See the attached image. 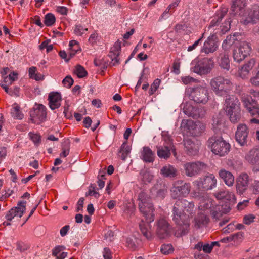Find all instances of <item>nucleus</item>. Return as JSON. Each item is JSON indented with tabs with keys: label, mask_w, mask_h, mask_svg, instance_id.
I'll list each match as a JSON object with an SVG mask.
<instances>
[{
	"label": "nucleus",
	"mask_w": 259,
	"mask_h": 259,
	"mask_svg": "<svg viewBox=\"0 0 259 259\" xmlns=\"http://www.w3.org/2000/svg\"><path fill=\"white\" fill-rule=\"evenodd\" d=\"M196 208L193 202L186 199L176 201L172 209V220L180 227V233H176L177 237L187 234L190 226V219L195 213Z\"/></svg>",
	"instance_id": "obj_1"
},
{
	"label": "nucleus",
	"mask_w": 259,
	"mask_h": 259,
	"mask_svg": "<svg viewBox=\"0 0 259 259\" xmlns=\"http://www.w3.org/2000/svg\"><path fill=\"white\" fill-rule=\"evenodd\" d=\"M224 106L231 122L237 123L241 116L239 100L234 96L229 95L226 96Z\"/></svg>",
	"instance_id": "obj_2"
},
{
	"label": "nucleus",
	"mask_w": 259,
	"mask_h": 259,
	"mask_svg": "<svg viewBox=\"0 0 259 259\" xmlns=\"http://www.w3.org/2000/svg\"><path fill=\"white\" fill-rule=\"evenodd\" d=\"M210 85L215 94L221 97L229 95L233 88L232 81L229 78L221 76L212 78L210 80Z\"/></svg>",
	"instance_id": "obj_3"
},
{
	"label": "nucleus",
	"mask_w": 259,
	"mask_h": 259,
	"mask_svg": "<svg viewBox=\"0 0 259 259\" xmlns=\"http://www.w3.org/2000/svg\"><path fill=\"white\" fill-rule=\"evenodd\" d=\"M240 97L244 107L252 117L250 122L259 124V108L257 102L245 93H240Z\"/></svg>",
	"instance_id": "obj_4"
},
{
	"label": "nucleus",
	"mask_w": 259,
	"mask_h": 259,
	"mask_svg": "<svg viewBox=\"0 0 259 259\" xmlns=\"http://www.w3.org/2000/svg\"><path fill=\"white\" fill-rule=\"evenodd\" d=\"M144 210L145 212L140 211L141 213L146 219V222L142 221L139 224V228L143 235L148 239H150L152 237L151 232V225L150 223L153 222L154 220V215L153 214L154 208L153 204H151L150 208L149 206L145 205Z\"/></svg>",
	"instance_id": "obj_5"
},
{
	"label": "nucleus",
	"mask_w": 259,
	"mask_h": 259,
	"mask_svg": "<svg viewBox=\"0 0 259 259\" xmlns=\"http://www.w3.org/2000/svg\"><path fill=\"white\" fill-rule=\"evenodd\" d=\"M191 65L193 66L191 69L194 72L202 75L210 73L214 64L212 58L206 57L194 60Z\"/></svg>",
	"instance_id": "obj_6"
},
{
	"label": "nucleus",
	"mask_w": 259,
	"mask_h": 259,
	"mask_svg": "<svg viewBox=\"0 0 259 259\" xmlns=\"http://www.w3.org/2000/svg\"><path fill=\"white\" fill-rule=\"evenodd\" d=\"M228 12L227 8H223L220 11H218L215 16L213 17L208 27V30L214 27L220 26L219 29L220 30V34H223L229 31L230 29L231 20L230 18L226 20L224 23L220 25V22L224 17L226 15Z\"/></svg>",
	"instance_id": "obj_7"
},
{
	"label": "nucleus",
	"mask_w": 259,
	"mask_h": 259,
	"mask_svg": "<svg viewBox=\"0 0 259 259\" xmlns=\"http://www.w3.org/2000/svg\"><path fill=\"white\" fill-rule=\"evenodd\" d=\"M187 93L189 99L195 103L204 104L208 101L209 93L207 89L205 87L198 86L189 88Z\"/></svg>",
	"instance_id": "obj_8"
},
{
	"label": "nucleus",
	"mask_w": 259,
	"mask_h": 259,
	"mask_svg": "<svg viewBox=\"0 0 259 259\" xmlns=\"http://www.w3.org/2000/svg\"><path fill=\"white\" fill-rule=\"evenodd\" d=\"M208 142L211 144V151L215 155L223 156L227 154L229 150L230 144L222 138H211Z\"/></svg>",
	"instance_id": "obj_9"
},
{
	"label": "nucleus",
	"mask_w": 259,
	"mask_h": 259,
	"mask_svg": "<svg viewBox=\"0 0 259 259\" xmlns=\"http://www.w3.org/2000/svg\"><path fill=\"white\" fill-rule=\"evenodd\" d=\"M183 167L186 175L190 177L199 175L207 169V165L201 161L187 162L184 164Z\"/></svg>",
	"instance_id": "obj_10"
},
{
	"label": "nucleus",
	"mask_w": 259,
	"mask_h": 259,
	"mask_svg": "<svg viewBox=\"0 0 259 259\" xmlns=\"http://www.w3.org/2000/svg\"><path fill=\"white\" fill-rule=\"evenodd\" d=\"M191 190L190 183L184 182L183 181H176L170 189L171 196L174 199L180 197H186Z\"/></svg>",
	"instance_id": "obj_11"
},
{
	"label": "nucleus",
	"mask_w": 259,
	"mask_h": 259,
	"mask_svg": "<svg viewBox=\"0 0 259 259\" xmlns=\"http://www.w3.org/2000/svg\"><path fill=\"white\" fill-rule=\"evenodd\" d=\"M217 183V180L213 174H209L203 178L195 181L193 184L199 190H208L214 188Z\"/></svg>",
	"instance_id": "obj_12"
},
{
	"label": "nucleus",
	"mask_w": 259,
	"mask_h": 259,
	"mask_svg": "<svg viewBox=\"0 0 259 259\" xmlns=\"http://www.w3.org/2000/svg\"><path fill=\"white\" fill-rule=\"evenodd\" d=\"M251 47L245 41H239L237 48L233 50V57L235 61L240 63L249 54Z\"/></svg>",
	"instance_id": "obj_13"
},
{
	"label": "nucleus",
	"mask_w": 259,
	"mask_h": 259,
	"mask_svg": "<svg viewBox=\"0 0 259 259\" xmlns=\"http://www.w3.org/2000/svg\"><path fill=\"white\" fill-rule=\"evenodd\" d=\"M26 201H21L18 203L17 206L11 208L6 215L7 221L3 223L4 226L11 225L10 222L15 217L21 218L26 210Z\"/></svg>",
	"instance_id": "obj_14"
},
{
	"label": "nucleus",
	"mask_w": 259,
	"mask_h": 259,
	"mask_svg": "<svg viewBox=\"0 0 259 259\" xmlns=\"http://www.w3.org/2000/svg\"><path fill=\"white\" fill-rule=\"evenodd\" d=\"M170 232V226L165 219L161 218L157 221L156 233L159 238L165 239L168 237Z\"/></svg>",
	"instance_id": "obj_15"
},
{
	"label": "nucleus",
	"mask_w": 259,
	"mask_h": 259,
	"mask_svg": "<svg viewBox=\"0 0 259 259\" xmlns=\"http://www.w3.org/2000/svg\"><path fill=\"white\" fill-rule=\"evenodd\" d=\"M259 20V6H253L248 11L247 15H243L241 22L245 25L254 24Z\"/></svg>",
	"instance_id": "obj_16"
},
{
	"label": "nucleus",
	"mask_w": 259,
	"mask_h": 259,
	"mask_svg": "<svg viewBox=\"0 0 259 259\" xmlns=\"http://www.w3.org/2000/svg\"><path fill=\"white\" fill-rule=\"evenodd\" d=\"M30 116L32 122L37 124H39L45 121L47 116L45 106L42 104L38 105L36 108L31 111Z\"/></svg>",
	"instance_id": "obj_17"
},
{
	"label": "nucleus",
	"mask_w": 259,
	"mask_h": 259,
	"mask_svg": "<svg viewBox=\"0 0 259 259\" xmlns=\"http://www.w3.org/2000/svg\"><path fill=\"white\" fill-rule=\"evenodd\" d=\"M183 110L185 114L194 118H201L205 114V111L202 108L195 107L189 103L184 105Z\"/></svg>",
	"instance_id": "obj_18"
},
{
	"label": "nucleus",
	"mask_w": 259,
	"mask_h": 259,
	"mask_svg": "<svg viewBox=\"0 0 259 259\" xmlns=\"http://www.w3.org/2000/svg\"><path fill=\"white\" fill-rule=\"evenodd\" d=\"M218 44L215 34L210 35L204 42L201 52L206 54L214 52L218 49Z\"/></svg>",
	"instance_id": "obj_19"
},
{
	"label": "nucleus",
	"mask_w": 259,
	"mask_h": 259,
	"mask_svg": "<svg viewBox=\"0 0 259 259\" xmlns=\"http://www.w3.org/2000/svg\"><path fill=\"white\" fill-rule=\"evenodd\" d=\"M248 135V130L246 124H239L235 133V139L241 146H244L247 144Z\"/></svg>",
	"instance_id": "obj_20"
},
{
	"label": "nucleus",
	"mask_w": 259,
	"mask_h": 259,
	"mask_svg": "<svg viewBox=\"0 0 259 259\" xmlns=\"http://www.w3.org/2000/svg\"><path fill=\"white\" fill-rule=\"evenodd\" d=\"M249 183V176L246 173L241 174L236 179L237 193L242 194L247 189Z\"/></svg>",
	"instance_id": "obj_21"
},
{
	"label": "nucleus",
	"mask_w": 259,
	"mask_h": 259,
	"mask_svg": "<svg viewBox=\"0 0 259 259\" xmlns=\"http://www.w3.org/2000/svg\"><path fill=\"white\" fill-rule=\"evenodd\" d=\"M188 133L192 136H198L205 130V126L200 122H194L191 120L187 122Z\"/></svg>",
	"instance_id": "obj_22"
},
{
	"label": "nucleus",
	"mask_w": 259,
	"mask_h": 259,
	"mask_svg": "<svg viewBox=\"0 0 259 259\" xmlns=\"http://www.w3.org/2000/svg\"><path fill=\"white\" fill-rule=\"evenodd\" d=\"M121 48V42L118 40L111 48V50L109 53L108 56L111 58L114 66H116L120 63L118 56L120 53Z\"/></svg>",
	"instance_id": "obj_23"
},
{
	"label": "nucleus",
	"mask_w": 259,
	"mask_h": 259,
	"mask_svg": "<svg viewBox=\"0 0 259 259\" xmlns=\"http://www.w3.org/2000/svg\"><path fill=\"white\" fill-rule=\"evenodd\" d=\"M184 148L187 154L190 155H196L199 151L198 142L195 143L192 139L185 138L184 140Z\"/></svg>",
	"instance_id": "obj_24"
},
{
	"label": "nucleus",
	"mask_w": 259,
	"mask_h": 259,
	"mask_svg": "<svg viewBox=\"0 0 259 259\" xmlns=\"http://www.w3.org/2000/svg\"><path fill=\"white\" fill-rule=\"evenodd\" d=\"M138 207L140 211L145 212L144 210L145 205L151 207V198L149 195L144 191H141L138 196Z\"/></svg>",
	"instance_id": "obj_25"
},
{
	"label": "nucleus",
	"mask_w": 259,
	"mask_h": 259,
	"mask_svg": "<svg viewBox=\"0 0 259 259\" xmlns=\"http://www.w3.org/2000/svg\"><path fill=\"white\" fill-rule=\"evenodd\" d=\"M160 173L164 178L173 179L177 176L178 171L175 166L167 164L161 167Z\"/></svg>",
	"instance_id": "obj_26"
},
{
	"label": "nucleus",
	"mask_w": 259,
	"mask_h": 259,
	"mask_svg": "<svg viewBox=\"0 0 259 259\" xmlns=\"http://www.w3.org/2000/svg\"><path fill=\"white\" fill-rule=\"evenodd\" d=\"M255 64V60L252 58L245 63L241 68L239 69L238 73L239 76L242 79L248 78L250 71L254 67Z\"/></svg>",
	"instance_id": "obj_27"
},
{
	"label": "nucleus",
	"mask_w": 259,
	"mask_h": 259,
	"mask_svg": "<svg viewBox=\"0 0 259 259\" xmlns=\"http://www.w3.org/2000/svg\"><path fill=\"white\" fill-rule=\"evenodd\" d=\"M230 210L229 206L218 205L211 208L210 213L213 219L217 221L220 219L224 214L228 213Z\"/></svg>",
	"instance_id": "obj_28"
},
{
	"label": "nucleus",
	"mask_w": 259,
	"mask_h": 259,
	"mask_svg": "<svg viewBox=\"0 0 259 259\" xmlns=\"http://www.w3.org/2000/svg\"><path fill=\"white\" fill-rule=\"evenodd\" d=\"M239 40L236 35H229L226 37V38L222 43V48L224 52L229 53L231 47L233 46H238Z\"/></svg>",
	"instance_id": "obj_29"
},
{
	"label": "nucleus",
	"mask_w": 259,
	"mask_h": 259,
	"mask_svg": "<svg viewBox=\"0 0 259 259\" xmlns=\"http://www.w3.org/2000/svg\"><path fill=\"white\" fill-rule=\"evenodd\" d=\"M48 100L50 108L52 110L58 108L61 105V97L58 93H51Z\"/></svg>",
	"instance_id": "obj_30"
},
{
	"label": "nucleus",
	"mask_w": 259,
	"mask_h": 259,
	"mask_svg": "<svg viewBox=\"0 0 259 259\" xmlns=\"http://www.w3.org/2000/svg\"><path fill=\"white\" fill-rule=\"evenodd\" d=\"M157 154L160 158L167 159L171 155V151L175 150L174 148L166 145H160L156 147Z\"/></svg>",
	"instance_id": "obj_31"
},
{
	"label": "nucleus",
	"mask_w": 259,
	"mask_h": 259,
	"mask_svg": "<svg viewBox=\"0 0 259 259\" xmlns=\"http://www.w3.org/2000/svg\"><path fill=\"white\" fill-rule=\"evenodd\" d=\"M219 175L228 186L231 187L233 185L234 177L231 172L226 170L225 169H221L219 172Z\"/></svg>",
	"instance_id": "obj_32"
},
{
	"label": "nucleus",
	"mask_w": 259,
	"mask_h": 259,
	"mask_svg": "<svg viewBox=\"0 0 259 259\" xmlns=\"http://www.w3.org/2000/svg\"><path fill=\"white\" fill-rule=\"evenodd\" d=\"M214 195L219 200L225 199L233 203L236 200L234 194L232 192L228 190H221L215 192Z\"/></svg>",
	"instance_id": "obj_33"
},
{
	"label": "nucleus",
	"mask_w": 259,
	"mask_h": 259,
	"mask_svg": "<svg viewBox=\"0 0 259 259\" xmlns=\"http://www.w3.org/2000/svg\"><path fill=\"white\" fill-rule=\"evenodd\" d=\"M218 62L221 68L228 71L230 69V60L228 53L224 52L220 53L218 59Z\"/></svg>",
	"instance_id": "obj_34"
},
{
	"label": "nucleus",
	"mask_w": 259,
	"mask_h": 259,
	"mask_svg": "<svg viewBox=\"0 0 259 259\" xmlns=\"http://www.w3.org/2000/svg\"><path fill=\"white\" fill-rule=\"evenodd\" d=\"M246 160L252 164L259 161V147L252 149L245 156Z\"/></svg>",
	"instance_id": "obj_35"
},
{
	"label": "nucleus",
	"mask_w": 259,
	"mask_h": 259,
	"mask_svg": "<svg viewBox=\"0 0 259 259\" xmlns=\"http://www.w3.org/2000/svg\"><path fill=\"white\" fill-rule=\"evenodd\" d=\"M195 227L199 228L206 225L209 222V219L203 212H199L195 218Z\"/></svg>",
	"instance_id": "obj_36"
},
{
	"label": "nucleus",
	"mask_w": 259,
	"mask_h": 259,
	"mask_svg": "<svg viewBox=\"0 0 259 259\" xmlns=\"http://www.w3.org/2000/svg\"><path fill=\"white\" fill-rule=\"evenodd\" d=\"M141 158L146 162H152L154 160V154L151 149L148 147H143L141 152Z\"/></svg>",
	"instance_id": "obj_37"
},
{
	"label": "nucleus",
	"mask_w": 259,
	"mask_h": 259,
	"mask_svg": "<svg viewBox=\"0 0 259 259\" xmlns=\"http://www.w3.org/2000/svg\"><path fill=\"white\" fill-rule=\"evenodd\" d=\"M245 6V0H234L231 6L232 10L235 14L241 15Z\"/></svg>",
	"instance_id": "obj_38"
},
{
	"label": "nucleus",
	"mask_w": 259,
	"mask_h": 259,
	"mask_svg": "<svg viewBox=\"0 0 259 259\" xmlns=\"http://www.w3.org/2000/svg\"><path fill=\"white\" fill-rule=\"evenodd\" d=\"M11 114L12 117L15 119L21 120L24 117L23 113L20 110V106L16 103L12 105V108L11 110Z\"/></svg>",
	"instance_id": "obj_39"
},
{
	"label": "nucleus",
	"mask_w": 259,
	"mask_h": 259,
	"mask_svg": "<svg viewBox=\"0 0 259 259\" xmlns=\"http://www.w3.org/2000/svg\"><path fill=\"white\" fill-rule=\"evenodd\" d=\"M195 197L200 201L199 206L200 209L205 210L211 207L212 203L211 200L208 199H205L204 196L196 195Z\"/></svg>",
	"instance_id": "obj_40"
},
{
	"label": "nucleus",
	"mask_w": 259,
	"mask_h": 259,
	"mask_svg": "<svg viewBox=\"0 0 259 259\" xmlns=\"http://www.w3.org/2000/svg\"><path fill=\"white\" fill-rule=\"evenodd\" d=\"M64 248L62 246L56 247L53 250L52 254L57 259H64L67 256V253L63 252Z\"/></svg>",
	"instance_id": "obj_41"
},
{
	"label": "nucleus",
	"mask_w": 259,
	"mask_h": 259,
	"mask_svg": "<svg viewBox=\"0 0 259 259\" xmlns=\"http://www.w3.org/2000/svg\"><path fill=\"white\" fill-rule=\"evenodd\" d=\"M141 180L144 184L151 182L153 179V175L149 171H142L140 172Z\"/></svg>",
	"instance_id": "obj_42"
},
{
	"label": "nucleus",
	"mask_w": 259,
	"mask_h": 259,
	"mask_svg": "<svg viewBox=\"0 0 259 259\" xmlns=\"http://www.w3.org/2000/svg\"><path fill=\"white\" fill-rule=\"evenodd\" d=\"M70 142L68 140H65L62 145V152L60 154L61 157H66L69 153Z\"/></svg>",
	"instance_id": "obj_43"
},
{
	"label": "nucleus",
	"mask_w": 259,
	"mask_h": 259,
	"mask_svg": "<svg viewBox=\"0 0 259 259\" xmlns=\"http://www.w3.org/2000/svg\"><path fill=\"white\" fill-rule=\"evenodd\" d=\"M162 141H163V145H166L174 148V146L172 143V140L167 132H162Z\"/></svg>",
	"instance_id": "obj_44"
},
{
	"label": "nucleus",
	"mask_w": 259,
	"mask_h": 259,
	"mask_svg": "<svg viewBox=\"0 0 259 259\" xmlns=\"http://www.w3.org/2000/svg\"><path fill=\"white\" fill-rule=\"evenodd\" d=\"M55 17L52 13H48L45 16L44 23L47 26H51L55 22Z\"/></svg>",
	"instance_id": "obj_45"
},
{
	"label": "nucleus",
	"mask_w": 259,
	"mask_h": 259,
	"mask_svg": "<svg viewBox=\"0 0 259 259\" xmlns=\"http://www.w3.org/2000/svg\"><path fill=\"white\" fill-rule=\"evenodd\" d=\"M131 152V148L128 145H127L126 142H124L120 149V152L122 153V158L124 160L127 155L130 153Z\"/></svg>",
	"instance_id": "obj_46"
},
{
	"label": "nucleus",
	"mask_w": 259,
	"mask_h": 259,
	"mask_svg": "<svg viewBox=\"0 0 259 259\" xmlns=\"http://www.w3.org/2000/svg\"><path fill=\"white\" fill-rule=\"evenodd\" d=\"M74 72L79 78H83L87 75V72L84 68L80 65H78L75 67Z\"/></svg>",
	"instance_id": "obj_47"
},
{
	"label": "nucleus",
	"mask_w": 259,
	"mask_h": 259,
	"mask_svg": "<svg viewBox=\"0 0 259 259\" xmlns=\"http://www.w3.org/2000/svg\"><path fill=\"white\" fill-rule=\"evenodd\" d=\"M256 75L250 79V82L253 86L259 87V64L256 67Z\"/></svg>",
	"instance_id": "obj_48"
},
{
	"label": "nucleus",
	"mask_w": 259,
	"mask_h": 259,
	"mask_svg": "<svg viewBox=\"0 0 259 259\" xmlns=\"http://www.w3.org/2000/svg\"><path fill=\"white\" fill-rule=\"evenodd\" d=\"M161 80L159 79H156L154 80V82L151 85L150 89L149 91V94L150 95H153L156 90L158 89Z\"/></svg>",
	"instance_id": "obj_49"
},
{
	"label": "nucleus",
	"mask_w": 259,
	"mask_h": 259,
	"mask_svg": "<svg viewBox=\"0 0 259 259\" xmlns=\"http://www.w3.org/2000/svg\"><path fill=\"white\" fill-rule=\"evenodd\" d=\"M161 252L163 254H168L172 253L174 248L171 244H163L161 247Z\"/></svg>",
	"instance_id": "obj_50"
},
{
	"label": "nucleus",
	"mask_w": 259,
	"mask_h": 259,
	"mask_svg": "<svg viewBox=\"0 0 259 259\" xmlns=\"http://www.w3.org/2000/svg\"><path fill=\"white\" fill-rule=\"evenodd\" d=\"M16 249L20 251V252H23L27 250L30 247L28 244L22 242H18L16 244Z\"/></svg>",
	"instance_id": "obj_51"
},
{
	"label": "nucleus",
	"mask_w": 259,
	"mask_h": 259,
	"mask_svg": "<svg viewBox=\"0 0 259 259\" xmlns=\"http://www.w3.org/2000/svg\"><path fill=\"white\" fill-rule=\"evenodd\" d=\"M29 136L35 144L37 145L40 143L41 137L39 135L30 132L29 133Z\"/></svg>",
	"instance_id": "obj_52"
},
{
	"label": "nucleus",
	"mask_w": 259,
	"mask_h": 259,
	"mask_svg": "<svg viewBox=\"0 0 259 259\" xmlns=\"http://www.w3.org/2000/svg\"><path fill=\"white\" fill-rule=\"evenodd\" d=\"M73 79L70 76H67L62 80L63 85L67 88H70L73 83Z\"/></svg>",
	"instance_id": "obj_53"
},
{
	"label": "nucleus",
	"mask_w": 259,
	"mask_h": 259,
	"mask_svg": "<svg viewBox=\"0 0 259 259\" xmlns=\"http://www.w3.org/2000/svg\"><path fill=\"white\" fill-rule=\"evenodd\" d=\"M235 229V225L233 223L229 224L226 227L223 228L222 231L224 234H227L233 232Z\"/></svg>",
	"instance_id": "obj_54"
},
{
	"label": "nucleus",
	"mask_w": 259,
	"mask_h": 259,
	"mask_svg": "<svg viewBox=\"0 0 259 259\" xmlns=\"http://www.w3.org/2000/svg\"><path fill=\"white\" fill-rule=\"evenodd\" d=\"M87 31L88 28H84L81 25H76L74 29V32L77 35H81Z\"/></svg>",
	"instance_id": "obj_55"
},
{
	"label": "nucleus",
	"mask_w": 259,
	"mask_h": 259,
	"mask_svg": "<svg viewBox=\"0 0 259 259\" xmlns=\"http://www.w3.org/2000/svg\"><path fill=\"white\" fill-rule=\"evenodd\" d=\"M204 33L202 34V36L197 40H196L192 45L188 47L187 51L191 52L195 49L196 47L201 42L202 39L204 37Z\"/></svg>",
	"instance_id": "obj_56"
},
{
	"label": "nucleus",
	"mask_w": 259,
	"mask_h": 259,
	"mask_svg": "<svg viewBox=\"0 0 259 259\" xmlns=\"http://www.w3.org/2000/svg\"><path fill=\"white\" fill-rule=\"evenodd\" d=\"M223 120L221 118H219L218 117H213L212 125L214 129L219 128L220 126L222 125Z\"/></svg>",
	"instance_id": "obj_57"
},
{
	"label": "nucleus",
	"mask_w": 259,
	"mask_h": 259,
	"mask_svg": "<svg viewBox=\"0 0 259 259\" xmlns=\"http://www.w3.org/2000/svg\"><path fill=\"white\" fill-rule=\"evenodd\" d=\"M243 233L241 232H239L237 233H235L231 235L232 237V241L235 242V241H238L239 240H241L243 236Z\"/></svg>",
	"instance_id": "obj_58"
},
{
	"label": "nucleus",
	"mask_w": 259,
	"mask_h": 259,
	"mask_svg": "<svg viewBox=\"0 0 259 259\" xmlns=\"http://www.w3.org/2000/svg\"><path fill=\"white\" fill-rule=\"evenodd\" d=\"M250 188L252 189L253 193L259 192V181L257 180H254L251 183Z\"/></svg>",
	"instance_id": "obj_59"
},
{
	"label": "nucleus",
	"mask_w": 259,
	"mask_h": 259,
	"mask_svg": "<svg viewBox=\"0 0 259 259\" xmlns=\"http://www.w3.org/2000/svg\"><path fill=\"white\" fill-rule=\"evenodd\" d=\"M84 199L82 197L80 198L77 203V206L76 208V211L79 212L82 211L83 210V203Z\"/></svg>",
	"instance_id": "obj_60"
},
{
	"label": "nucleus",
	"mask_w": 259,
	"mask_h": 259,
	"mask_svg": "<svg viewBox=\"0 0 259 259\" xmlns=\"http://www.w3.org/2000/svg\"><path fill=\"white\" fill-rule=\"evenodd\" d=\"M103 256L104 259H111L112 258V254L109 248H105L104 249Z\"/></svg>",
	"instance_id": "obj_61"
},
{
	"label": "nucleus",
	"mask_w": 259,
	"mask_h": 259,
	"mask_svg": "<svg viewBox=\"0 0 259 259\" xmlns=\"http://www.w3.org/2000/svg\"><path fill=\"white\" fill-rule=\"evenodd\" d=\"M255 217L253 215H245L244 217V223L245 224L249 225L254 221Z\"/></svg>",
	"instance_id": "obj_62"
},
{
	"label": "nucleus",
	"mask_w": 259,
	"mask_h": 259,
	"mask_svg": "<svg viewBox=\"0 0 259 259\" xmlns=\"http://www.w3.org/2000/svg\"><path fill=\"white\" fill-rule=\"evenodd\" d=\"M182 81L185 84H188L195 81V79L189 76L182 77Z\"/></svg>",
	"instance_id": "obj_63"
},
{
	"label": "nucleus",
	"mask_w": 259,
	"mask_h": 259,
	"mask_svg": "<svg viewBox=\"0 0 259 259\" xmlns=\"http://www.w3.org/2000/svg\"><path fill=\"white\" fill-rule=\"evenodd\" d=\"M67 8L64 6H58L57 7V11L61 15H66L67 14Z\"/></svg>",
	"instance_id": "obj_64"
}]
</instances>
